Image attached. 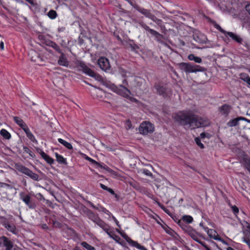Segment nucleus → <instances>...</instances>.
I'll return each mask as SVG.
<instances>
[{
    "label": "nucleus",
    "mask_w": 250,
    "mask_h": 250,
    "mask_svg": "<svg viewBox=\"0 0 250 250\" xmlns=\"http://www.w3.org/2000/svg\"><path fill=\"white\" fill-rule=\"evenodd\" d=\"M174 119L179 125L190 129L206 126L210 124L207 118L199 117L190 111H180L175 114Z\"/></svg>",
    "instance_id": "nucleus-1"
},
{
    "label": "nucleus",
    "mask_w": 250,
    "mask_h": 250,
    "mask_svg": "<svg viewBox=\"0 0 250 250\" xmlns=\"http://www.w3.org/2000/svg\"><path fill=\"white\" fill-rule=\"evenodd\" d=\"M179 68L186 73L204 72L206 69L198 65H193L190 63L181 62L178 64Z\"/></svg>",
    "instance_id": "nucleus-2"
},
{
    "label": "nucleus",
    "mask_w": 250,
    "mask_h": 250,
    "mask_svg": "<svg viewBox=\"0 0 250 250\" xmlns=\"http://www.w3.org/2000/svg\"><path fill=\"white\" fill-rule=\"evenodd\" d=\"M77 66L80 68V70H81L83 73L88 75V76L94 78L95 80L101 82H104L103 78L99 75V74L96 73L93 70L89 68L83 62H80L78 63Z\"/></svg>",
    "instance_id": "nucleus-3"
},
{
    "label": "nucleus",
    "mask_w": 250,
    "mask_h": 250,
    "mask_svg": "<svg viewBox=\"0 0 250 250\" xmlns=\"http://www.w3.org/2000/svg\"><path fill=\"white\" fill-rule=\"evenodd\" d=\"M14 167L17 170L26 175L32 180L37 181L39 180V176L37 174L34 173L32 170L22 165L16 163L15 164Z\"/></svg>",
    "instance_id": "nucleus-4"
},
{
    "label": "nucleus",
    "mask_w": 250,
    "mask_h": 250,
    "mask_svg": "<svg viewBox=\"0 0 250 250\" xmlns=\"http://www.w3.org/2000/svg\"><path fill=\"white\" fill-rule=\"evenodd\" d=\"M140 24L144 29L148 31L152 35H153L158 42L163 45H167V43L163 41L165 37L163 35L160 34L159 32L153 29H150L144 22H141L140 23Z\"/></svg>",
    "instance_id": "nucleus-5"
},
{
    "label": "nucleus",
    "mask_w": 250,
    "mask_h": 250,
    "mask_svg": "<svg viewBox=\"0 0 250 250\" xmlns=\"http://www.w3.org/2000/svg\"><path fill=\"white\" fill-rule=\"evenodd\" d=\"M154 130L153 125L149 122H144L140 125L139 131L143 135H146L148 133H152Z\"/></svg>",
    "instance_id": "nucleus-6"
},
{
    "label": "nucleus",
    "mask_w": 250,
    "mask_h": 250,
    "mask_svg": "<svg viewBox=\"0 0 250 250\" xmlns=\"http://www.w3.org/2000/svg\"><path fill=\"white\" fill-rule=\"evenodd\" d=\"M154 88L156 90L157 94L163 96L165 98L169 97L171 94V92L169 89L160 83H156L154 85Z\"/></svg>",
    "instance_id": "nucleus-7"
},
{
    "label": "nucleus",
    "mask_w": 250,
    "mask_h": 250,
    "mask_svg": "<svg viewBox=\"0 0 250 250\" xmlns=\"http://www.w3.org/2000/svg\"><path fill=\"white\" fill-rule=\"evenodd\" d=\"M192 37L196 43L204 44L207 42V39L206 37L197 30H195L193 32Z\"/></svg>",
    "instance_id": "nucleus-8"
},
{
    "label": "nucleus",
    "mask_w": 250,
    "mask_h": 250,
    "mask_svg": "<svg viewBox=\"0 0 250 250\" xmlns=\"http://www.w3.org/2000/svg\"><path fill=\"white\" fill-rule=\"evenodd\" d=\"M1 224L9 231L14 233L16 227L15 225L9 221V220L4 217H1Z\"/></svg>",
    "instance_id": "nucleus-9"
},
{
    "label": "nucleus",
    "mask_w": 250,
    "mask_h": 250,
    "mask_svg": "<svg viewBox=\"0 0 250 250\" xmlns=\"http://www.w3.org/2000/svg\"><path fill=\"white\" fill-rule=\"evenodd\" d=\"M86 210H87V215L88 217L98 226H101V223H103V220L90 210L87 209Z\"/></svg>",
    "instance_id": "nucleus-10"
},
{
    "label": "nucleus",
    "mask_w": 250,
    "mask_h": 250,
    "mask_svg": "<svg viewBox=\"0 0 250 250\" xmlns=\"http://www.w3.org/2000/svg\"><path fill=\"white\" fill-rule=\"evenodd\" d=\"M203 228L205 230L207 231V232L208 234V235L211 238L214 239L216 240H220L222 242H223L224 243H225L227 244V243L225 242L219 236L218 234H217V232L214 230L212 229H208V228H206L203 227Z\"/></svg>",
    "instance_id": "nucleus-11"
},
{
    "label": "nucleus",
    "mask_w": 250,
    "mask_h": 250,
    "mask_svg": "<svg viewBox=\"0 0 250 250\" xmlns=\"http://www.w3.org/2000/svg\"><path fill=\"white\" fill-rule=\"evenodd\" d=\"M98 62L100 67L105 71H107L110 68L108 60L105 57L100 58Z\"/></svg>",
    "instance_id": "nucleus-12"
},
{
    "label": "nucleus",
    "mask_w": 250,
    "mask_h": 250,
    "mask_svg": "<svg viewBox=\"0 0 250 250\" xmlns=\"http://www.w3.org/2000/svg\"><path fill=\"white\" fill-rule=\"evenodd\" d=\"M21 198L30 208H34L35 204L31 201V197L28 195H24L23 193L20 194Z\"/></svg>",
    "instance_id": "nucleus-13"
},
{
    "label": "nucleus",
    "mask_w": 250,
    "mask_h": 250,
    "mask_svg": "<svg viewBox=\"0 0 250 250\" xmlns=\"http://www.w3.org/2000/svg\"><path fill=\"white\" fill-rule=\"evenodd\" d=\"M1 239L2 240V250H13V245L10 240L4 236L1 237Z\"/></svg>",
    "instance_id": "nucleus-14"
},
{
    "label": "nucleus",
    "mask_w": 250,
    "mask_h": 250,
    "mask_svg": "<svg viewBox=\"0 0 250 250\" xmlns=\"http://www.w3.org/2000/svg\"><path fill=\"white\" fill-rule=\"evenodd\" d=\"M137 8V10L140 12L141 14H143L146 17L149 18L152 20L154 15L151 13L150 11L147 9H146L145 8H141L140 6H136Z\"/></svg>",
    "instance_id": "nucleus-15"
},
{
    "label": "nucleus",
    "mask_w": 250,
    "mask_h": 250,
    "mask_svg": "<svg viewBox=\"0 0 250 250\" xmlns=\"http://www.w3.org/2000/svg\"><path fill=\"white\" fill-rule=\"evenodd\" d=\"M60 54L61 55L59 57V59L58 61V64L60 65L67 66L69 64V62L65 55L62 52Z\"/></svg>",
    "instance_id": "nucleus-16"
},
{
    "label": "nucleus",
    "mask_w": 250,
    "mask_h": 250,
    "mask_svg": "<svg viewBox=\"0 0 250 250\" xmlns=\"http://www.w3.org/2000/svg\"><path fill=\"white\" fill-rule=\"evenodd\" d=\"M226 34L238 43H241L242 42L243 40L240 36L232 32H226Z\"/></svg>",
    "instance_id": "nucleus-17"
},
{
    "label": "nucleus",
    "mask_w": 250,
    "mask_h": 250,
    "mask_svg": "<svg viewBox=\"0 0 250 250\" xmlns=\"http://www.w3.org/2000/svg\"><path fill=\"white\" fill-rule=\"evenodd\" d=\"M231 107L229 105L225 104L219 108V110L222 114L228 115Z\"/></svg>",
    "instance_id": "nucleus-18"
},
{
    "label": "nucleus",
    "mask_w": 250,
    "mask_h": 250,
    "mask_svg": "<svg viewBox=\"0 0 250 250\" xmlns=\"http://www.w3.org/2000/svg\"><path fill=\"white\" fill-rule=\"evenodd\" d=\"M89 161L90 162H91L92 164L96 165L98 166V167L105 169L106 170H107V171H109L110 173H112L114 172L112 170H111L110 168H109L108 167H107L106 166H103L101 164H100L99 163L95 161L94 160L92 159V158H91V159Z\"/></svg>",
    "instance_id": "nucleus-19"
},
{
    "label": "nucleus",
    "mask_w": 250,
    "mask_h": 250,
    "mask_svg": "<svg viewBox=\"0 0 250 250\" xmlns=\"http://www.w3.org/2000/svg\"><path fill=\"white\" fill-rule=\"evenodd\" d=\"M240 78L243 81L247 83L248 87H250V77L246 73H241L240 75Z\"/></svg>",
    "instance_id": "nucleus-20"
},
{
    "label": "nucleus",
    "mask_w": 250,
    "mask_h": 250,
    "mask_svg": "<svg viewBox=\"0 0 250 250\" xmlns=\"http://www.w3.org/2000/svg\"><path fill=\"white\" fill-rule=\"evenodd\" d=\"M56 160L59 163L63 165H67V162L66 159H64L62 156L56 153Z\"/></svg>",
    "instance_id": "nucleus-21"
},
{
    "label": "nucleus",
    "mask_w": 250,
    "mask_h": 250,
    "mask_svg": "<svg viewBox=\"0 0 250 250\" xmlns=\"http://www.w3.org/2000/svg\"><path fill=\"white\" fill-rule=\"evenodd\" d=\"M244 236L243 237V240L246 243L250 242V231H248L247 229L243 230Z\"/></svg>",
    "instance_id": "nucleus-22"
},
{
    "label": "nucleus",
    "mask_w": 250,
    "mask_h": 250,
    "mask_svg": "<svg viewBox=\"0 0 250 250\" xmlns=\"http://www.w3.org/2000/svg\"><path fill=\"white\" fill-rule=\"evenodd\" d=\"M188 59L189 60L194 61L197 63H200L202 62V59L201 58L196 57L192 54H190L188 56Z\"/></svg>",
    "instance_id": "nucleus-23"
},
{
    "label": "nucleus",
    "mask_w": 250,
    "mask_h": 250,
    "mask_svg": "<svg viewBox=\"0 0 250 250\" xmlns=\"http://www.w3.org/2000/svg\"><path fill=\"white\" fill-rule=\"evenodd\" d=\"M1 136L6 140H9L11 137L10 133L5 129H1Z\"/></svg>",
    "instance_id": "nucleus-24"
},
{
    "label": "nucleus",
    "mask_w": 250,
    "mask_h": 250,
    "mask_svg": "<svg viewBox=\"0 0 250 250\" xmlns=\"http://www.w3.org/2000/svg\"><path fill=\"white\" fill-rule=\"evenodd\" d=\"M58 142L62 144V145H63L64 146H65L68 149H73L72 145L69 143L66 142L65 141L62 140V139H58Z\"/></svg>",
    "instance_id": "nucleus-25"
},
{
    "label": "nucleus",
    "mask_w": 250,
    "mask_h": 250,
    "mask_svg": "<svg viewBox=\"0 0 250 250\" xmlns=\"http://www.w3.org/2000/svg\"><path fill=\"white\" fill-rule=\"evenodd\" d=\"M128 45L131 49V50L133 51L137 52V50L140 49L139 46L135 44L133 41L132 42L128 43Z\"/></svg>",
    "instance_id": "nucleus-26"
},
{
    "label": "nucleus",
    "mask_w": 250,
    "mask_h": 250,
    "mask_svg": "<svg viewBox=\"0 0 250 250\" xmlns=\"http://www.w3.org/2000/svg\"><path fill=\"white\" fill-rule=\"evenodd\" d=\"M239 121L238 120L237 118H235L232 120H230L228 123L227 125L229 127H232L236 126L238 125Z\"/></svg>",
    "instance_id": "nucleus-27"
},
{
    "label": "nucleus",
    "mask_w": 250,
    "mask_h": 250,
    "mask_svg": "<svg viewBox=\"0 0 250 250\" xmlns=\"http://www.w3.org/2000/svg\"><path fill=\"white\" fill-rule=\"evenodd\" d=\"M42 158H43L46 162L50 165H51L54 163V160L46 153H43Z\"/></svg>",
    "instance_id": "nucleus-28"
},
{
    "label": "nucleus",
    "mask_w": 250,
    "mask_h": 250,
    "mask_svg": "<svg viewBox=\"0 0 250 250\" xmlns=\"http://www.w3.org/2000/svg\"><path fill=\"white\" fill-rule=\"evenodd\" d=\"M130 242L131 243V245L141 250H147V249L145 248L144 246H141L139 243H138L137 242H135L133 240H130Z\"/></svg>",
    "instance_id": "nucleus-29"
},
{
    "label": "nucleus",
    "mask_w": 250,
    "mask_h": 250,
    "mask_svg": "<svg viewBox=\"0 0 250 250\" xmlns=\"http://www.w3.org/2000/svg\"><path fill=\"white\" fill-rule=\"evenodd\" d=\"M130 242L131 243V245L141 250H147V249L145 248L144 246H141L139 243H138L137 242H135L133 240H130Z\"/></svg>",
    "instance_id": "nucleus-30"
},
{
    "label": "nucleus",
    "mask_w": 250,
    "mask_h": 250,
    "mask_svg": "<svg viewBox=\"0 0 250 250\" xmlns=\"http://www.w3.org/2000/svg\"><path fill=\"white\" fill-rule=\"evenodd\" d=\"M130 242L131 243V245L141 250H147V249L145 248L144 246H141L139 243H138L137 242H135L133 240H130Z\"/></svg>",
    "instance_id": "nucleus-31"
},
{
    "label": "nucleus",
    "mask_w": 250,
    "mask_h": 250,
    "mask_svg": "<svg viewBox=\"0 0 250 250\" xmlns=\"http://www.w3.org/2000/svg\"><path fill=\"white\" fill-rule=\"evenodd\" d=\"M182 220L188 224L191 223L193 221V218L190 215H184L182 216Z\"/></svg>",
    "instance_id": "nucleus-32"
},
{
    "label": "nucleus",
    "mask_w": 250,
    "mask_h": 250,
    "mask_svg": "<svg viewBox=\"0 0 250 250\" xmlns=\"http://www.w3.org/2000/svg\"><path fill=\"white\" fill-rule=\"evenodd\" d=\"M162 227L167 233L171 236H173L174 234L175 233V232L173 229L167 225H166V226H162Z\"/></svg>",
    "instance_id": "nucleus-33"
},
{
    "label": "nucleus",
    "mask_w": 250,
    "mask_h": 250,
    "mask_svg": "<svg viewBox=\"0 0 250 250\" xmlns=\"http://www.w3.org/2000/svg\"><path fill=\"white\" fill-rule=\"evenodd\" d=\"M128 85V83H127V82L126 81V79H124L123 81V83L122 84H120V86L121 87H123L124 91L125 92H128L129 94L130 93L129 90L127 89V85Z\"/></svg>",
    "instance_id": "nucleus-34"
},
{
    "label": "nucleus",
    "mask_w": 250,
    "mask_h": 250,
    "mask_svg": "<svg viewBox=\"0 0 250 250\" xmlns=\"http://www.w3.org/2000/svg\"><path fill=\"white\" fill-rule=\"evenodd\" d=\"M189 235L197 242L199 243L200 242H202L201 241L198 239V237L197 236V232L195 230H193L191 233H190V234Z\"/></svg>",
    "instance_id": "nucleus-35"
},
{
    "label": "nucleus",
    "mask_w": 250,
    "mask_h": 250,
    "mask_svg": "<svg viewBox=\"0 0 250 250\" xmlns=\"http://www.w3.org/2000/svg\"><path fill=\"white\" fill-rule=\"evenodd\" d=\"M81 245L87 250H96L94 247L90 246L86 242H83Z\"/></svg>",
    "instance_id": "nucleus-36"
},
{
    "label": "nucleus",
    "mask_w": 250,
    "mask_h": 250,
    "mask_svg": "<svg viewBox=\"0 0 250 250\" xmlns=\"http://www.w3.org/2000/svg\"><path fill=\"white\" fill-rule=\"evenodd\" d=\"M47 15L50 19H54L57 17V14L55 10H51L47 13Z\"/></svg>",
    "instance_id": "nucleus-37"
},
{
    "label": "nucleus",
    "mask_w": 250,
    "mask_h": 250,
    "mask_svg": "<svg viewBox=\"0 0 250 250\" xmlns=\"http://www.w3.org/2000/svg\"><path fill=\"white\" fill-rule=\"evenodd\" d=\"M183 230L188 235L190 234L194 230L189 226L186 225L183 229Z\"/></svg>",
    "instance_id": "nucleus-38"
},
{
    "label": "nucleus",
    "mask_w": 250,
    "mask_h": 250,
    "mask_svg": "<svg viewBox=\"0 0 250 250\" xmlns=\"http://www.w3.org/2000/svg\"><path fill=\"white\" fill-rule=\"evenodd\" d=\"M209 21H210L211 22L214 23V26L216 27V29H218L220 31H221L222 33H224V34H226V31H225L224 29H223L220 26V25H219L218 24H217L215 21H211L209 18L208 19Z\"/></svg>",
    "instance_id": "nucleus-39"
},
{
    "label": "nucleus",
    "mask_w": 250,
    "mask_h": 250,
    "mask_svg": "<svg viewBox=\"0 0 250 250\" xmlns=\"http://www.w3.org/2000/svg\"><path fill=\"white\" fill-rule=\"evenodd\" d=\"M0 186H1V188H2L7 187L9 189V191L10 192H13L14 191V189L12 187V186H10L9 185H8V184H6L5 183H1Z\"/></svg>",
    "instance_id": "nucleus-40"
},
{
    "label": "nucleus",
    "mask_w": 250,
    "mask_h": 250,
    "mask_svg": "<svg viewBox=\"0 0 250 250\" xmlns=\"http://www.w3.org/2000/svg\"><path fill=\"white\" fill-rule=\"evenodd\" d=\"M102 228L106 233L109 231V227L108 225L106 224L103 221V223H101V226H99Z\"/></svg>",
    "instance_id": "nucleus-41"
},
{
    "label": "nucleus",
    "mask_w": 250,
    "mask_h": 250,
    "mask_svg": "<svg viewBox=\"0 0 250 250\" xmlns=\"http://www.w3.org/2000/svg\"><path fill=\"white\" fill-rule=\"evenodd\" d=\"M23 149L25 152L29 154L31 157L33 158L35 157V154L27 147L23 146Z\"/></svg>",
    "instance_id": "nucleus-42"
},
{
    "label": "nucleus",
    "mask_w": 250,
    "mask_h": 250,
    "mask_svg": "<svg viewBox=\"0 0 250 250\" xmlns=\"http://www.w3.org/2000/svg\"><path fill=\"white\" fill-rule=\"evenodd\" d=\"M195 141L196 143V144L198 145L199 147H200L201 148H204V145L201 143L200 138L199 137H196L195 138Z\"/></svg>",
    "instance_id": "nucleus-43"
},
{
    "label": "nucleus",
    "mask_w": 250,
    "mask_h": 250,
    "mask_svg": "<svg viewBox=\"0 0 250 250\" xmlns=\"http://www.w3.org/2000/svg\"><path fill=\"white\" fill-rule=\"evenodd\" d=\"M158 204L159 205V206L165 212H166L167 214H168L169 215H171V213L170 212V211L167 209L165 206L161 204V203L158 202Z\"/></svg>",
    "instance_id": "nucleus-44"
},
{
    "label": "nucleus",
    "mask_w": 250,
    "mask_h": 250,
    "mask_svg": "<svg viewBox=\"0 0 250 250\" xmlns=\"http://www.w3.org/2000/svg\"><path fill=\"white\" fill-rule=\"evenodd\" d=\"M27 137L33 142H36L37 143V140H36L35 137L34 136V135L31 133V132H30L29 133H28L27 135H26Z\"/></svg>",
    "instance_id": "nucleus-45"
},
{
    "label": "nucleus",
    "mask_w": 250,
    "mask_h": 250,
    "mask_svg": "<svg viewBox=\"0 0 250 250\" xmlns=\"http://www.w3.org/2000/svg\"><path fill=\"white\" fill-rule=\"evenodd\" d=\"M211 135L208 133L203 132L200 134V137L201 139H204L205 138H210Z\"/></svg>",
    "instance_id": "nucleus-46"
},
{
    "label": "nucleus",
    "mask_w": 250,
    "mask_h": 250,
    "mask_svg": "<svg viewBox=\"0 0 250 250\" xmlns=\"http://www.w3.org/2000/svg\"><path fill=\"white\" fill-rule=\"evenodd\" d=\"M56 51H57L59 53H62V52L61 50L60 49L59 46L55 42L51 46Z\"/></svg>",
    "instance_id": "nucleus-47"
},
{
    "label": "nucleus",
    "mask_w": 250,
    "mask_h": 250,
    "mask_svg": "<svg viewBox=\"0 0 250 250\" xmlns=\"http://www.w3.org/2000/svg\"><path fill=\"white\" fill-rule=\"evenodd\" d=\"M13 119H14V121L19 125L20 124H21L22 122H23V120L20 118L19 117H17V116H15L13 117Z\"/></svg>",
    "instance_id": "nucleus-48"
},
{
    "label": "nucleus",
    "mask_w": 250,
    "mask_h": 250,
    "mask_svg": "<svg viewBox=\"0 0 250 250\" xmlns=\"http://www.w3.org/2000/svg\"><path fill=\"white\" fill-rule=\"evenodd\" d=\"M125 125L126 129H129L132 127V124L129 120H127L126 121Z\"/></svg>",
    "instance_id": "nucleus-49"
},
{
    "label": "nucleus",
    "mask_w": 250,
    "mask_h": 250,
    "mask_svg": "<svg viewBox=\"0 0 250 250\" xmlns=\"http://www.w3.org/2000/svg\"><path fill=\"white\" fill-rule=\"evenodd\" d=\"M151 20H152L154 22H155L158 25H160L162 22L161 20L157 18L155 16L153 17V18H152V19Z\"/></svg>",
    "instance_id": "nucleus-50"
},
{
    "label": "nucleus",
    "mask_w": 250,
    "mask_h": 250,
    "mask_svg": "<svg viewBox=\"0 0 250 250\" xmlns=\"http://www.w3.org/2000/svg\"><path fill=\"white\" fill-rule=\"evenodd\" d=\"M245 163L247 166L248 170L250 172V159H246L245 160Z\"/></svg>",
    "instance_id": "nucleus-51"
},
{
    "label": "nucleus",
    "mask_w": 250,
    "mask_h": 250,
    "mask_svg": "<svg viewBox=\"0 0 250 250\" xmlns=\"http://www.w3.org/2000/svg\"><path fill=\"white\" fill-rule=\"evenodd\" d=\"M121 234L122 235V236L125 239V240L130 244L131 245V243L130 242V240H132V239H131L129 237H128L126 234H122V233H121Z\"/></svg>",
    "instance_id": "nucleus-52"
},
{
    "label": "nucleus",
    "mask_w": 250,
    "mask_h": 250,
    "mask_svg": "<svg viewBox=\"0 0 250 250\" xmlns=\"http://www.w3.org/2000/svg\"><path fill=\"white\" fill-rule=\"evenodd\" d=\"M177 223L179 226L181 227L182 229H183L186 225L184 224V221L182 220H177Z\"/></svg>",
    "instance_id": "nucleus-53"
},
{
    "label": "nucleus",
    "mask_w": 250,
    "mask_h": 250,
    "mask_svg": "<svg viewBox=\"0 0 250 250\" xmlns=\"http://www.w3.org/2000/svg\"><path fill=\"white\" fill-rule=\"evenodd\" d=\"M231 208L234 213L236 214L238 213L239 209L236 206H232Z\"/></svg>",
    "instance_id": "nucleus-54"
},
{
    "label": "nucleus",
    "mask_w": 250,
    "mask_h": 250,
    "mask_svg": "<svg viewBox=\"0 0 250 250\" xmlns=\"http://www.w3.org/2000/svg\"><path fill=\"white\" fill-rule=\"evenodd\" d=\"M44 43L47 46H51L54 43V42L50 40H45Z\"/></svg>",
    "instance_id": "nucleus-55"
},
{
    "label": "nucleus",
    "mask_w": 250,
    "mask_h": 250,
    "mask_svg": "<svg viewBox=\"0 0 250 250\" xmlns=\"http://www.w3.org/2000/svg\"><path fill=\"white\" fill-rule=\"evenodd\" d=\"M199 244L202 245L206 249V250H211L209 248V247L204 242H200Z\"/></svg>",
    "instance_id": "nucleus-56"
},
{
    "label": "nucleus",
    "mask_w": 250,
    "mask_h": 250,
    "mask_svg": "<svg viewBox=\"0 0 250 250\" xmlns=\"http://www.w3.org/2000/svg\"><path fill=\"white\" fill-rule=\"evenodd\" d=\"M36 150H37V152H39L41 154L42 157L43 153H45L41 149H40L39 148H37Z\"/></svg>",
    "instance_id": "nucleus-57"
},
{
    "label": "nucleus",
    "mask_w": 250,
    "mask_h": 250,
    "mask_svg": "<svg viewBox=\"0 0 250 250\" xmlns=\"http://www.w3.org/2000/svg\"><path fill=\"white\" fill-rule=\"evenodd\" d=\"M22 129L24 131L26 135L30 132L27 126L23 128Z\"/></svg>",
    "instance_id": "nucleus-58"
},
{
    "label": "nucleus",
    "mask_w": 250,
    "mask_h": 250,
    "mask_svg": "<svg viewBox=\"0 0 250 250\" xmlns=\"http://www.w3.org/2000/svg\"><path fill=\"white\" fill-rule=\"evenodd\" d=\"M100 187L102 189L106 190H107V189L109 188L107 187L103 184H100Z\"/></svg>",
    "instance_id": "nucleus-59"
},
{
    "label": "nucleus",
    "mask_w": 250,
    "mask_h": 250,
    "mask_svg": "<svg viewBox=\"0 0 250 250\" xmlns=\"http://www.w3.org/2000/svg\"><path fill=\"white\" fill-rule=\"evenodd\" d=\"M112 218L114 220V221L115 222L116 225H117V226L119 227V228H120V225H119V222L118 221V220L116 219V218L114 217V216H112Z\"/></svg>",
    "instance_id": "nucleus-60"
},
{
    "label": "nucleus",
    "mask_w": 250,
    "mask_h": 250,
    "mask_svg": "<svg viewBox=\"0 0 250 250\" xmlns=\"http://www.w3.org/2000/svg\"><path fill=\"white\" fill-rule=\"evenodd\" d=\"M19 126L22 128H24V127H25L26 126H27V125L24 123V122L23 121L22 123L20 124L19 125Z\"/></svg>",
    "instance_id": "nucleus-61"
},
{
    "label": "nucleus",
    "mask_w": 250,
    "mask_h": 250,
    "mask_svg": "<svg viewBox=\"0 0 250 250\" xmlns=\"http://www.w3.org/2000/svg\"><path fill=\"white\" fill-rule=\"evenodd\" d=\"M19 126L22 128H24V127H25L26 126H27V125L24 123V122L23 121L22 123L20 124L19 125Z\"/></svg>",
    "instance_id": "nucleus-62"
},
{
    "label": "nucleus",
    "mask_w": 250,
    "mask_h": 250,
    "mask_svg": "<svg viewBox=\"0 0 250 250\" xmlns=\"http://www.w3.org/2000/svg\"><path fill=\"white\" fill-rule=\"evenodd\" d=\"M144 173L147 176H152V173L147 170H145Z\"/></svg>",
    "instance_id": "nucleus-63"
},
{
    "label": "nucleus",
    "mask_w": 250,
    "mask_h": 250,
    "mask_svg": "<svg viewBox=\"0 0 250 250\" xmlns=\"http://www.w3.org/2000/svg\"><path fill=\"white\" fill-rule=\"evenodd\" d=\"M246 9L249 12V13L250 14V4H248L246 6Z\"/></svg>",
    "instance_id": "nucleus-64"
}]
</instances>
